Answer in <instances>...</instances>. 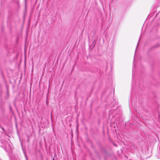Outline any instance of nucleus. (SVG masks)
Instances as JSON below:
<instances>
[{
  "label": "nucleus",
  "mask_w": 160,
  "mask_h": 160,
  "mask_svg": "<svg viewBox=\"0 0 160 160\" xmlns=\"http://www.w3.org/2000/svg\"><path fill=\"white\" fill-rule=\"evenodd\" d=\"M99 149L102 155H103V158L108 157L110 156V154L108 152L107 149L104 147L101 146L99 148Z\"/></svg>",
  "instance_id": "1"
},
{
  "label": "nucleus",
  "mask_w": 160,
  "mask_h": 160,
  "mask_svg": "<svg viewBox=\"0 0 160 160\" xmlns=\"http://www.w3.org/2000/svg\"><path fill=\"white\" fill-rule=\"evenodd\" d=\"M94 152L96 154V157L98 158L99 160H101V156L99 153L96 150Z\"/></svg>",
  "instance_id": "2"
},
{
  "label": "nucleus",
  "mask_w": 160,
  "mask_h": 160,
  "mask_svg": "<svg viewBox=\"0 0 160 160\" xmlns=\"http://www.w3.org/2000/svg\"><path fill=\"white\" fill-rule=\"evenodd\" d=\"M97 41V39L96 38V39H94V40L93 41V42L92 43V45H93V46L92 47V48H91V50L95 46Z\"/></svg>",
  "instance_id": "3"
},
{
  "label": "nucleus",
  "mask_w": 160,
  "mask_h": 160,
  "mask_svg": "<svg viewBox=\"0 0 160 160\" xmlns=\"http://www.w3.org/2000/svg\"><path fill=\"white\" fill-rule=\"evenodd\" d=\"M159 46H160V45L157 44L156 45H154V46H153L152 48H157L158 47H159Z\"/></svg>",
  "instance_id": "4"
},
{
  "label": "nucleus",
  "mask_w": 160,
  "mask_h": 160,
  "mask_svg": "<svg viewBox=\"0 0 160 160\" xmlns=\"http://www.w3.org/2000/svg\"><path fill=\"white\" fill-rule=\"evenodd\" d=\"M2 130L3 131V132H4V133H6V132L4 129V128L2 127H1V128Z\"/></svg>",
  "instance_id": "5"
},
{
  "label": "nucleus",
  "mask_w": 160,
  "mask_h": 160,
  "mask_svg": "<svg viewBox=\"0 0 160 160\" xmlns=\"http://www.w3.org/2000/svg\"><path fill=\"white\" fill-rule=\"evenodd\" d=\"M93 46V45H92V44L90 45L89 46V48L90 49H91V48H92V47Z\"/></svg>",
  "instance_id": "6"
},
{
  "label": "nucleus",
  "mask_w": 160,
  "mask_h": 160,
  "mask_svg": "<svg viewBox=\"0 0 160 160\" xmlns=\"http://www.w3.org/2000/svg\"><path fill=\"white\" fill-rule=\"evenodd\" d=\"M107 158H108V157H104V160H107Z\"/></svg>",
  "instance_id": "7"
},
{
  "label": "nucleus",
  "mask_w": 160,
  "mask_h": 160,
  "mask_svg": "<svg viewBox=\"0 0 160 160\" xmlns=\"http://www.w3.org/2000/svg\"><path fill=\"white\" fill-rule=\"evenodd\" d=\"M22 150H23V152H24V154H25V152H24V149H23V148H22Z\"/></svg>",
  "instance_id": "8"
},
{
  "label": "nucleus",
  "mask_w": 160,
  "mask_h": 160,
  "mask_svg": "<svg viewBox=\"0 0 160 160\" xmlns=\"http://www.w3.org/2000/svg\"><path fill=\"white\" fill-rule=\"evenodd\" d=\"M2 127V126H1V125H0V128H1V127Z\"/></svg>",
  "instance_id": "9"
},
{
  "label": "nucleus",
  "mask_w": 160,
  "mask_h": 160,
  "mask_svg": "<svg viewBox=\"0 0 160 160\" xmlns=\"http://www.w3.org/2000/svg\"><path fill=\"white\" fill-rule=\"evenodd\" d=\"M25 0V2H26V0Z\"/></svg>",
  "instance_id": "10"
},
{
  "label": "nucleus",
  "mask_w": 160,
  "mask_h": 160,
  "mask_svg": "<svg viewBox=\"0 0 160 160\" xmlns=\"http://www.w3.org/2000/svg\"><path fill=\"white\" fill-rule=\"evenodd\" d=\"M52 160H54V158H53V159H52Z\"/></svg>",
  "instance_id": "11"
},
{
  "label": "nucleus",
  "mask_w": 160,
  "mask_h": 160,
  "mask_svg": "<svg viewBox=\"0 0 160 160\" xmlns=\"http://www.w3.org/2000/svg\"><path fill=\"white\" fill-rule=\"evenodd\" d=\"M138 44H137V47L138 46Z\"/></svg>",
  "instance_id": "12"
},
{
  "label": "nucleus",
  "mask_w": 160,
  "mask_h": 160,
  "mask_svg": "<svg viewBox=\"0 0 160 160\" xmlns=\"http://www.w3.org/2000/svg\"><path fill=\"white\" fill-rule=\"evenodd\" d=\"M93 160H95L94 159H93Z\"/></svg>",
  "instance_id": "13"
}]
</instances>
